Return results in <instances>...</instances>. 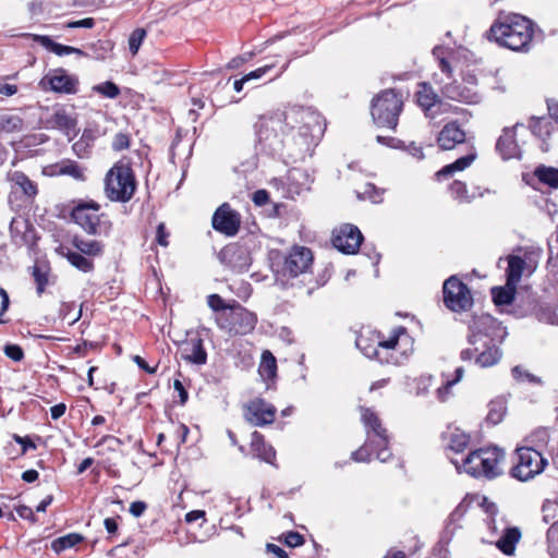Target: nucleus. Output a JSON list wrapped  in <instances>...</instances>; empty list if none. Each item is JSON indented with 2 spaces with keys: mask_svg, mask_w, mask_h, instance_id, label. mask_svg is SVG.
Wrapping results in <instances>:
<instances>
[{
  "mask_svg": "<svg viewBox=\"0 0 558 558\" xmlns=\"http://www.w3.org/2000/svg\"><path fill=\"white\" fill-rule=\"evenodd\" d=\"M534 34L532 21L523 15L500 14L487 32V38L507 49L526 52Z\"/></svg>",
  "mask_w": 558,
  "mask_h": 558,
  "instance_id": "20e7f679",
  "label": "nucleus"
},
{
  "mask_svg": "<svg viewBox=\"0 0 558 558\" xmlns=\"http://www.w3.org/2000/svg\"><path fill=\"white\" fill-rule=\"evenodd\" d=\"M531 132L543 141L542 149L548 150V144L546 141L551 136L554 132V121L547 117H532L530 121Z\"/></svg>",
  "mask_w": 558,
  "mask_h": 558,
  "instance_id": "393cba45",
  "label": "nucleus"
},
{
  "mask_svg": "<svg viewBox=\"0 0 558 558\" xmlns=\"http://www.w3.org/2000/svg\"><path fill=\"white\" fill-rule=\"evenodd\" d=\"M452 197L460 202H470L466 185L463 182L454 181L450 186Z\"/></svg>",
  "mask_w": 558,
  "mask_h": 558,
  "instance_id": "603ef678",
  "label": "nucleus"
},
{
  "mask_svg": "<svg viewBox=\"0 0 558 558\" xmlns=\"http://www.w3.org/2000/svg\"><path fill=\"white\" fill-rule=\"evenodd\" d=\"M371 447L378 451L375 442H367L366 440L363 446L351 453V459L354 462H369L372 459V453L369 451Z\"/></svg>",
  "mask_w": 558,
  "mask_h": 558,
  "instance_id": "49530a36",
  "label": "nucleus"
},
{
  "mask_svg": "<svg viewBox=\"0 0 558 558\" xmlns=\"http://www.w3.org/2000/svg\"><path fill=\"white\" fill-rule=\"evenodd\" d=\"M33 276L37 284V292L38 294H41L45 290L46 284L48 283L47 276L37 266H35L33 269Z\"/></svg>",
  "mask_w": 558,
  "mask_h": 558,
  "instance_id": "13d9d810",
  "label": "nucleus"
},
{
  "mask_svg": "<svg viewBox=\"0 0 558 558\" xmlns=\"http://www.w3.org/2000/svg\"><path fill=\"white\" fill-rule=\"evenodd\" d=\"M9 180L13 183L14 186L19 187L24 195L33 197L37 194L36 185L23 172L14 171L10 173Z\"/></svg>",
  "mask_w": 558,
  "mask_h": 558,
  "instance_id": "f704fd0d",
  "label": "nucleus"
},
{
  "mask_svg": "<svg viewBox=\"0 0 558 558\" xmlns=\"http://www.w3.org/2000/svg\"><path fill=\"white\" fill-rule=\"evenodd\" d=\"M452 49L444 46H436L433 49V56L438 60V66L441 75L435 74V82L440 85L441 94L448 99L463 102V104H478L481 95L476 89L477 81L473 74H465L462 83L451 81L452 66H451Z\"/></svg>",
  "mask_w": 558,
  "mask_h": 558,
  "instance_id": "7ed1b4c3",
  "label": "nucleus"
},
{
  "mask_svg": "<svg viewBox=\"0 0 558 558\" xmlns=\"http://www.w3.org/2000/svg\"><path fill=\"white\" fill-rule=\"evenodd\" d=\"M551 439L550 429L547 427H537L533 429L525 438L522 447L537 449L538 452L543 453V450L547 448Z\"/></svg>",
  "mask_w": 558,
  "mask_h": 558,
  "instance_id": "cd10ccee",
  "label": "nucleus"
},
{
  "mask_svg": "<svg viewBox=\"0 0 558 558\" xmlns=\"http://www.w3.org/2000/svg\"><path fill=\"white\" fill-rule=\"evenodd\" d=\"M313 253L305 246H294L284 257L281 268L283 277L295 278L305 275L312 267Z\"/></svg>",
  "mask_w": 558,
  "mask_h": 558,
  "instance_id": "4468645a",
  "label": "nucleus"
},
{
  "mask_svg": "<svg viewBox=\"0 0 558 558\" xmlns=\"http://www.w3.org/2000/svg\"><path fill=\"white\" fill-rule=\"evenodd\" d=\"M220 258L235 272L247 271L251 265L248 252L240 246H228L223 248L220 252Z\"/></svg>",
  "mask_w": 558,
  "mask_h": 558,
  "instance_id": "412c9836",
  "label": "nucleus"
},
{
  "mask_svg": "<svg viewBox=\"0 0 558 558\" xmlns=\"http://www.w3.org/2000/svg\"><path fill=\"white\" fill-rule=\"evenodd\" d=\"M130 146V135L128 133L119 132L114 135L111 147L116 151L128 149Z\"/></svg>",
  "mask_w": 558,
  "mask_h": 558,
  "instance_id": "864d4df0",
  "label": "nucleus"
},
{
  "mask_svg": "<svg viewBox=\"0 0 558 558\" xmlns=\"http://www.w3.org/2000/svg\"><path fill=\"white\" fill-rule=\"evenodd\" d=\"M523 128V124L517 123L511 128L504 129L496 144V149L502 159L521 158V147L517 141V131Z\"/></svg>",
  "mask_w": 558,
  "mask_h": 558,
  "instance_id": "6ab92c4d",
  "label": "nucleus"
},
{
  "mask_svg": "<svg viewBox=\"0 0 558 558\" xmlns=\"http://www.w3.org/2000/svg\"><path fill=\"white\" fill-rule=\"evenodd\" d=\"M284 543L289 547H299L303 545L304 537L298 532H288L284 536Z\"/></svg>",
  "mask_w": 558,
  "mask_h": 558,
  "instance_id": "052dcab7",
  "label": "nucleus"
},
{
  "mask_svg": "<svg viewBox=\"0 0 558 558\" xmlns=\"http://www.w3.org/2000/svg\"><path fill=\"white\" fill-rule=\"evenodd\" d=\"M73 245L80 253L88 256H97L102 252V244L96 240H83L80 238H74Z\"/></svg>",
  "mask_w": 558,
  "mask_h": 558,
  "instance_id": "4c0bfd02",
  "label": "nucleus"
},
{
  "mask_svg": "<svg viewBox=\"0 0 558 558\" xmlns=\"http://www.w3.org/2000/svg\"><path fill=\"white\" fill-rule=\"evenodd\" d=\"M445 437L448 440L447 447L457 453L462 452L470 442V436L458 428L447 432Z\"/></svg>",
  "mask_w": 558,
  "mask_h": 558,
  "instance_id": "72a5a7b5",
  "label": "nucleus"
},
{
  "mask_svg": "<svg viewBox=\"0 0 558 558\" xmlns=\"http://www.w3.org/2000/svg\"><path fill=\"white\" fill-rule=\"evenodd\" d=\"M504 452L498 448H481L463 460L462 469L474 477L494 478L501 474L500 462Z\"/></svg>",
  "mask_w": 558,
  "mask_h": 558,
  "instance_id": "0eeeda50",
  "label": "nucleus"
},
{
  "mask_svg": "<svg viewBox=\"0 0 558 558\" xmlns=\"http://www.w3.org/2000/svg\"><path fill=\"white\" fill-rule=\"evenodd\" d=\"M492 295L497 305H509L515 300V284L507 281L505 287L493 288Z\"/></svg>",
  "mask_w": 558,
  "mask_h": 558,
  "instance_id": "c9c22d12",
  "label": "nucleus"
},
{
  "mask_svg": "<svg viewBox=\"0 0 558 558\" xmlns=\"http://www.w3.org/2000/svg\"><path fill=\"white\" fill-rule=\"evenodd\" d=\"M74 303H68L63 302L59 310V316L63 320L68 322L69 325H73L76 323L81 316H82V310L78 308L77 311Z\"/></svg>",
  "mask_w": 558,
  "mask_h": 558,
  "instance_id": "c03bdc74",
  "label": "nucleus"
},
{
  "mask_svg": "<svg viewBox=\"0 0 558 558\" xmlns=\"http://www.w3.org/2000/svg\"><path fill=\"white\" fill-rule=\"evenodd\" d=\"M311 175L306 170L301 168H292L287 174V192L290 197L299 195L302 191L308 190L311 184Z\"/></svg>",
  "mask_w": 558,
  "mask_h": 558,
  "instance_id": "5701e85b",
  "label": "nucleus"
},
{
  "mask_svg": "<svg viewBox=\"0 0 558 558\" xmlns=\"http://www.w3.org/2000/svg\"><path fill=\"white\" fill-rule=\"evenodd\" d=\"M453 385H454V381L447 380L446 384H444L441 387H439L437 389V398L439 401L445 402L448 400L450 390Z\"/></svg>",
  "mask_w": 558,
  "mask_h": 558,
  "instance_id": "338daca9",
  "label": "nucleus"
},
{
  "mask_svg": "<svg viewBox=\"0 0 558 558\" xmlns=\"http://www.w3.org/2000/svg\"><path fill=\"white\" fill-rule=\"evenodd\" d=\"M521 533L517 527H505L500 538L496 542V546L505 555H512L515 550V545L520 541Z\"/></svg>",
  "mask_w": 558,
  "mask_h": 558,
  "instance_id": "c756f323",
  "label": "nucleus"
},
{
  "mask_svg": "<svg viewBox=\"0 0 558 558\" xmlns=\"http://www.w3.org/2000/svg\"><path fill=\"white\" fill-rule=\"evenodd\" d=\"M48 124L52 129L60 130L66 136L75 134L76 121L64 109H58L48 119Z\"/></svg>",
  "mask_w": 558,
  "mask_h": 558,
  "instance_id": "a878e982",
  "label": "nucleus"
},
{
  "mask_svg": "<svg viewBox=\"0 0 558 558\" xmlns=\"http://www.w3.org/2000/svg\"><path fill=\"white\" fill-rule=\"evenodd\" d=\"M274 66H275V63L266 64V65H264L262 68H258V69L247 73L243 77H244L246 83L252 81V80H258L262 76H264L269 70H271Z\"/></svg>",
  "mask_w": 558,
  "mask_h": 558,
  "instance_id": "680f3d73",
  "label": "nucleus"
},
{
  "mask_svg": "<svg viewBox=\"0 0 558 558\" xmlns=\"http://www.w3.org/2000/svg\"><path fill=\"white\" fill-rule=\"evenodd\" d=\"M135 179L126 165L113 166L106 175V194L109 199L128 202L135 192Z\"/></svg>",
  "mask_w": 558,
  "mask_h": 558,
  "instance_id": "1a4fd4ad",
  "label": "nucleus"
},
{
  "mask_svg": "<svg viewBox=\"0 0 558 558\" xmlns=\"http://www.w3.org/2000/svg\"><path fill=\"white\" fill-rule=\"evenodd\" d=\"M94 90L108 98H116L120 93L119 87L112 82H105L96 85Z\"/></svg>",
  "mask_w": 558,
  "mask_h": 558,
  "instance_id": "3c124183",
  "label": "nucleus"
},
{
  "mask_svg": "<svg viewBox=\"0 0 558 558\" xmlns=\"http://www.w3.org/2000/svg\"><path fill=\"white\" fill-rule=\"evenodd\" d=\"M147 505L144 501H134L130 506V513L135 518H140L146 510Z\"/></svg>",
  "mask_w": 558,
  "mask_h": 558,
  "instance_id": "774afa93",
  "label": "nucleus"
},
{
  "mask_svg": "<svg viewBox=\"0 0 558 558\" xmlns=\"http://www.w3.org/2000/svg\"><path fill=\"white\" fill-rule=\"evenodd\" d=\"M402 108V95L395 89H385L373 98L371 114L376 125L395 130Z\"/></svg>",
  "mask_w": 558,
  "mask_h": 558,
  "instance_id": "423d86ee",
  "label": "nucleus"
},
{
  "mask_svg": "<svg viewBox=\"0 0 558 558\" xmlns=\"http://www.w3.org/2000/svg\"><path fill=\"white\" fill-rule=\"evenodd\" d=\"M476 159V153L472 150L468 155L457 159L454 162L445 166L441 170H439L436 175L438 179L442 177H448L453 174L457 171H463L468 167H470L473 161Z\"/></svg>",
  "mask_w": 558,
  "mask_h": 558,
  "instance_id": "473e14b6",
  "label": "nucleus"
},
{
  "mask_svg": "<svg viewBox=\"0 0 558 558\" xmlns=\"http://www.w3.org/2000/svg\"><path fill=\"white\" fill-rule=\"evenodd\" d=\"M548 550L554 555H558V520L554 522L547 531Z\"/></svg>",
  "mask_w": 558,
  "mask_h": 558,
  "instance_id": "8fccbe9b",
  "label": "nucleus"
},
{
  "mask_svg": "<svg viewBox=\"0 0 558 558\" xmlns=\"http://www.w3.org/2000/svg\"><path fill=\"white\" fill-rule=\"evenodd\" d=\"M23 130V120L15 114L0 116V132L14 133Z\"/></svg>",
  "mask_w": 558,
  "mask_h": 558,
  "instance_id": "79ce46f5",
  "label": "nucleus"
},
{
  "mask_svg": "<svg viewBox=\"0 0 558 558\" xmlns=\"http://www.w3.org/2000/svg\"><path fill=\"white\" fill-rule=\"evenodd\" d=\"M361 421L366 430L367 442H375L378 448L376 459L380 462L390 460L392 454L388 448L389 436L379 416L372 409L362 407Z\"/></svg>",
  "mask_w": 558,
  "mask_h": 558,
  "instance_id": "9b49d317",
  "label": "nucleus"
},
{
  "mask_svg": "<svg viewBox=\"0 0 558 558\" xmlns=\"http://www.w3.org/2000/svg\"><path fill=\"white\" fill-rule=\"evenodd\" d=\"M4 353L11 360L19 362L23 359L24 353L20 345L17 344H8L4 347Z\"/></svg>",
  "mask_w": 558,
  "mask_h": 558,
  "instance_id": "bf43d9fd",
  "label": "nucleus"
},
{
  "mask_svg": "<svg viewBox=\"0 0 558 558\" xmlns=\"http://www.w3.org/2000/svg\"><path fill=\"white\" fill-rule=\"evenodd\" d=\"M58 252L64 256L69 263L81 271L89 272L94 268V264L90 259L86 258L82 253L74 252L65 246H60Z\"/></svg>",
  "mask_w": 558,
  "mask_h": 558,
  "instance_id": "7c9ffc66",
  "label": "nucleus"
},
{
  "mask_svg": "<svg viewBox=\"0 0 558 558\" xmlns=\"http://www.w3.org/2000/svg\"><path fill=\"white\" fill-rule=\"evenodd\" d=\"M276 372L277 363L275 356L269 351H265L262 355V362L258 367L259 375L265 380H269L276 376Z\"/></svg>",
  "mask_w": 558,
  "mask_h": 558,
  "instance_id": "58836bf2",
  "label": "nucleus"
},
{
  "mask_svg": "<svg viewBox=\"0 0 558 558\" xmlns=\"http://www.w3.org/2000/svg\"><path fill=\"white\" fill-rule=\"evenodd\" d=\"M517 462L511 469V475L521 481L526 482L541 474L548 461L537 449L518 447L515 450Z\"/></svg>",
  "mask_w": 558,
  "mask_h": 558,
  "instance_id": "f8f14e48",
  "label": "nucleus"
},
{
  "mask_svg": "<svg viewBox=\"0 0 558 558\" xmlns=\"http://www.w3.org/2000/svg\"><path fill=\"white\" fill-rule=\"evenodd\" d=\"M416 102L425 112L427 118L434 119L436 114L445 112V104L439 96L434 92L428 83H420L415 93Z\"/></svg>",
  "mask_w": 558,
  "mask_h": 558,
  "instance_id": "f3484780",
  "label": "nucleus"
},
{
  "mask_svg": "<svg viewBox=\"0 0 558 558\" xmlns=\"http://www.w3.org/2000/svg\"><path fill=\"white\" fill-rule=\"evenodd\" d=\"M512 376L519 383L529 381V383L537 384V385L542 384L541 378H538L535 375L529 373L527 371H525L521 366H514L512 368Z\"/></svg>",
  "mask_w": 558,
  "mask_h": 558,
  "instance_id": "09e8293b",
  "label": "nucleus"
},
{
  "mask_svg": "<svg viewBox=\"0 0 558 558\" xmlns=\"http://www.w3.org/2000/svg\"><path fill=\"white\" fill-rule=\"evenodd\" d=\"M276 413V407L262 398H255L244 405V418L253 426L271 424Z\"/></svg>",
  "mask_w": 558,
  "mask_h": 558,
  "instance_id": "2eb2a0df",
  "label": "nucleus"
},
{
  "mask_svg": "<svg viewBox=\"0 0 558 558\" xmlns=\"http://www.w3.org/2000/svg\"><path fill=\"white\" fill-rule=\"evenodd\" d=\"M240 222L239 214L227 203L217 208L211 219L213 228L228 236H233L238 233Z\"/></svg>",
  "mask_w": 558,
  "mask_h": 558,
  "instance_id": "dca6fc26",
  "label": "nucleus"
},
{
  "mask_svg": "<svg viewBox=\"0 0 558 558\" xmlns=\"http://www.w3.org/2000/svg\"><path fill=\"white\" fill-rule=\"evenodd\" d=\"M542 512L544 522L548 523L557 517L558 502L546 500L543 505Z\"/></svg>",
  "mask_w": 558,
  "mask_h": 558,
  "instance_id": "5fc2aeb1",
  "label": "nucleus"
},
{
  "mask_svg": "<svg viewBox=\"0 0 558 558\" xmlns=\"http://www.w3.org/2000/svg\"><path fill=\"white\" fill-rule=\"evenodd\" d=\"M506 336V328L493 316L474 315L469 323V347L461 351V360L474 361L475 365L483 368L496 365L502 356L498 344Z\"/></svg>",
  "mask_w": 558,
  "mask_h": 558,
  "instance_id": "f03ea898",
  "label": "nucleus"
},
{
  "mask_svg": "<svg viewBox=\"0 0 558 558\" xmlns=\"http://www.w3.org/2000/svg\"><path fill=\"white\" fill-rule=\"evenodd\" d=\"M464 141L465 133L456 122L447 123L437 137V143L444 150H450Z\"/></svg>",
  "mask_w": 558,
  "mask_h": 558,
  "instance_id": "4be33fe9",
  "label": "nucleus"
},
{
  "mask_svg": "<svg viewBox=\"0 0 558 558\" xmlns=\"http://www.w3.org/2000/svg\"><path fill=\"white\" fill-rule=\"evenodd\" d=\"M409 337L404 328H398L387 340L383 339L380 333L373 331H362L355 344L357 349L368 359H376L380 363L401 364L407 355L401 351V341L408 342Z\"/></svg>",
  "mask_w": 558,
  "mask_h": 558,
  "instance_id": "39448f33",
  "label": "nucleus"
},
{
  "mask_svg": "<svg viewBox=\"0 0 558 558\" xmlns=\"http://www.w3.org/2000/svg\"><path fill=\"white\" fill-rule=\"evenodd\" d=\"M101 133L100 132H97V134H95L92 130H85L82 134V137L78 142L74 143L73 145V150L75 151V154H80L78 153V148L83 145H86V146H89L90 143H93L96 137L100 136Z\"/></svg>",
  "mask_w": 558,
  "mask_h": 558,
  "instance_id": "6e6d98bb",
  "label": "nucleus"
},
{
  "mask_svg": "<svg viewBox=\"0 0 558 558\" xmlns=\"http://www.w3.org/2000/svg\"><path fill=\"white\" fill-rule=\"evenodd\" d=\"M59 173L64 175H70L75 180H84L85 179V170L75 161H64L59 166Z\"/></svg>",
  "mask_w": 558,
  "mask_h": 558,
  "instance_id": "a18cd8bd",
  "label": "nucleus"
},
{
  "mask_svg": "<svg viewBox=\"0 0 558 558\" xmlns=\"http://www.w3.org/2000/svg\"><path fill=\"white\" fill-rule=\"evenodd\" d=\"M444 302L452 312H465L473 305L471 291L461 280L454 276L444 283Z\"/></svg>",
  "mask_w": 558,
  "mask_h": 558,
  "instance_id": "ddd939ff",
  "label": "nucleus"
},
{
  "mask_svg": "<svg viewBox=\"0 0 558 558\" xmlns=\"http://www.w3.org/2000/svg\"><path fill=\"white\" fill-rule=\"evenodd\" d=\"M83 541V536L77 533H70L68 535L56 538L51 543V548L60 554L68 548H72Z\"/></svg>",
  "mask_w": 558,
  "mask_h": 558,
  "instance_id": "a19ab883",
  "label": "nucleus"
},
{
  "mask_svg": "<svg viewBox=\"0 0 558 558\" xmlns=\"http://www.w3.org/2000/svg\"><path fill=\"white\" fill-rule=\"evenodd\" d=\"M257 145L270 155L287 150L294 160L304 159L324 132L322 116L312 108L292 106L263 116L255 124Z\"/></svg>",
  "mask_w": 558,
  "mask_h": 558,
  "instance_id": "f257e3e1",
  "label": "nucleus"
},
{
  "mask_svg": "<svg viewBox=\"0 0 558 558\" xmlns=\"http://www.w3.org/2000/svg\"><path fill=\"white\" fill-rule=\"evenodd\" d=\"M75 85L76 81L62 69H58L48 73L39 82V86L44 90L50 89L57 93L65 94L74 93Z\"/></svg>",
  "mask_w": 558,
  "mask_h": 558,
  "instance_id": "aec40b11",
  "label": "nucleus"
},
{
  "mask_svg": "<svg viewBox=\"0 0 558 558\" xmlns=\"http://www.w3.org/2000/svg\"><path fill=\"white\" fill-rule=\"evenodd\" d=\"M169 233L166 231L165 223L160 222L157 227L156 241L161 246H168Z\"/></svg>",
  "mask_w": 558,
  "mask_h": 558,
  "instance_id": "0e129e2a",
  "label": "nucleus"
},
{
  "mask_svg": "<svg viewBox=\"0 0 558 558\" xmlns=\"http://www.w3.org/2000/svg\"><path fill=\"white\" fill-rule=\"evenodd\" d=\"M525 262L520 256L510 255L508 257L507 281L510 284L517 286L522 277Z\"/></svg>",
  "mask_w": 558,
  "mask_h": 558,
  "instance_id": "e433bc0d",
  "label": "nucleus"
},
{
  "mask_svg": "<svg viewBox=\"0 0 558 558\" xmlns=\"http://www.w3.org/2000/svg\"><path fill=\"white\" fill-rule=\"evenodd\" d=\"M100 206L95 202H82L72 209V218L87 233L107 235L111 222L105 215L99 214Z\"/></svg>",
  "mask_w": 558,
  "mask_h": 558,
  "instance_id": "9d476101",
  "label": "nucleus"
},
{
  "mask_svg": "<svg viewBox=\"0 0 558 558\" xmlns=\"http://www.w3.org/2000/svg\"><path fill=\"white\" fill-rule=\"evenodd\" d=\"M362 240L363 235L355 226L344 225L335 234L332 243L339 251L345 254H354L360 247Z\"/></svg>",
  "mask_w": 558,
  "mask_h": 558,
  "instance_id": "a211bd4d",
  "label": "nucleus"
},
{
  "mask_svg": "<svg viewBox=\"0 0 558 558\" xmlns=\"http://www.w3.org/2000/svg\"><path fill=\"white\" fill-rule=\"evenodd\" d=\"M15 510L21 518L29 520L32 523H35L37 521L32 508L21 505L17 506Z\"/></svg>",
  "mask_w": 558,
  "mask_h": 558,
  "instance_id": "69168bd1",
  "label": "nucleus"
},
{
  "mask_svg": "<svg viewBox=\"0 0 558 558\" xmlns=\"http://www.w3.org/2000/svg\"><path fill=\"white\" fill-rule=\"evenodd\" d=\"M548 117L555 123L558 121V101L554 98L546 100Z\"/></svg>",
  "mask_w": 558,
  "mask_h": 558,
  "instance_id": "e2e57ef3",
  "label": "nucleus"
},
{
  "mask_svg": "<svg viewBox=\"0 0 558 558\" xmlns=\"http://www.w3.org/2000/svg\"><path fill=\"white\" fill-rule=\"evenodd\" d=\"M181 356L193 364L203 365L207 361V353L201 338H193L185 341L181 348Z\"/></svg>",
  "mask_w": 558,
  "mask_h": 558,
  "instance_id": "b1692460",
  "label": "nucleus"
},
{
  "mask_svg": "<svg viewBox=\"0 0 558 558\" xmlns=\"http://www.w3.org/2000/svg\"><path fill=\"white\" fill-rule=\"evenodd\" d=\"M146 37V31L144 28H136L132 32L129 37V49L133 56L138 52V49Z\"/></svg>",
  "mask_w": 558,
  "mask_h": 558,
  "instance_id": "de8ad7c7",
  "label": "nucleus"
},
{
  "mask_svg": "<svg viewBox=\"0 0 558 558\" xmlns=\"http://www.w3.org/2000/svg\"><path fill=\"white\" fill-rule=\"evenodd\" d=\"M535 177L539 180V182L547 184L553 189H558V169L554 167L541 166L537 167L535 172Z\"/></svg>",
  "mask_w": 558,
  "mask_h": 558,
  "instance_id": "ea45409f",
  "label": "nucleus"
},
{
  "mask_svg": "<svg viewBox=\"0 0 558 558\" xmlns=\"http://www.w3.org/2000/svg\"><path fill=\"white\" fill-rule=\"evenodd\" d=\"M506 414V405L502 400H494L488 404L487 422L496 425L500 423Z\"/></svg>",
  "mask_w": 558,
  "mask_h": 558,
  "instance_id": "37998d69",
  "label": "nucleus"
},
{
  "mask_svg": "<svg viewBox=\"0 0 558 558\" xmlns=\"http://www.w3.org/2000/svg\"><path fill=\"white\" fill-rule=\"evenodd\" d=\"M10 232L16 245L22 246L29 242L31 229L26 220L13 218L10 223Z\"/></svg>",
  "mask_w": 558,
  "mask_h": 558,
  "instance_id": "2f4dec72",
  "label": "nucleus"
},
{
  "mask_svg": "<svg viewBox=\"0 0 558 558\" xmlns=\"http://www.w3.org/2000/svg\"><path fill=\"white\" fill-rule=\"evenodd\" d=\"M207 304L213 311L220 313L228 311L230 307V305H227L223 299L218 294H210L207 298Z\"/></svg>",
  "mask_w": 558,
  "mask_h": 558,
  "instance_id": "4d7b16f0",
  "label": "nucleus"
},
{
  "mask_svg": "<svg viewBox=\"0 0 558 558\" xmlns=\"http://www.w3.org/2000/svg\"><path fill=\"white\" fill-rule=\"evenodd\" d=\"M32 37V39L38 44H40L46 49L52 51L57 56H65L71 53H76L78 56H83L84 52L75 47L64 46L58 43H54L49 36L45 35H27Z\"/></svg>",
  "mask_w": 558,
  "mask_h": 558,
  "instance_id": "c85d7f7f",
  "label": "nucleus"
},
{
  "mask_svg": "<svg viewBox=\"0 0 558 558\" xmlns=\"http://www.w3.org/2000/svg\"><path fill=\"white\" fill-rule=\"evenodd\" d=\"M218 327L231 336L251 333L256 324L257 316L255 313L234 302L230 304L228 311L220 313L216 317Z\"/></svg>",
  "mask_w": 558,
  "mask_h": 558,
  "instance_id": "6e6552de",
  "label": "nucleus"
},
{
  "mask_svg": "<svg viewBox=\"0 0 558 558\" xmlns=\"http://www.w3.org/2000/svg\"><path fill=\"white\" fill-rule=\"evenodd\" d=\"M251 449L254 452V456L260 459L262 461H265L270 464L274 463V460L276 458V451L270 445H267L265 442L264 436L260 433L254 432L252 434Z\"/></svg>",
  "mask_w": 558,
  "mask_h": 558,
  "instance_id": "bb28decb",
  "label": "nucleus"
}]
</instances>
